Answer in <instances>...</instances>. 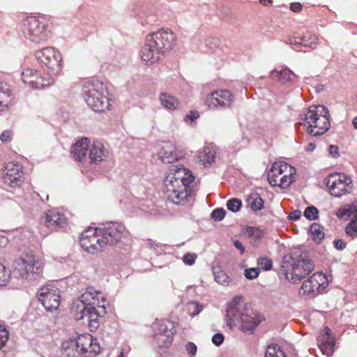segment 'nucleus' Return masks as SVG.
Returning <instances> with one entry per match:
<instances>
[{
  "instance_id": "1",
  "label": "nucleus",
  "mask_w": 357,
  "mask_h": 357,
  "mask_svg": "<svg viewBox=\"0 0 357 357\" xmlns=\"http://www.w3.org/2000/svg\"><path fill=\"white\" fill-rule=\"evenodd\" d=\"M126 234L123 225L112 224L102 230L90 228L84 231L79 238V243L86 252L97 254L119 241Z\"/></svg>"
},
{
  "instance_id": "2",
  "label": "nucleus",
  "mask_w": 357,
  "mask_h": 357,
  "mask_svg": "<svg viewBox=\"0 0 357 357\" xmlns=\"http://www.w3.org/2000/svg\"><path fill=\"white\" fill-rule=\"evenodd\" d=\"M100 293L88 288L72 307L75 319L87 324L91 331L98 328L101 313L105 312V305L100 304Z\"/></svg>"
},
{
  "instance_id": "3",
  "label": "nucleus",
  "mask_w": 357,
  "mask_h": 357,
  "mask_svg": "<svg viewBox=\"0 0 357 357\" xmlns=\"http://www.w3.org/2000/svg\"><path fill=\"white\" fill-rule=\"evenodd\" d=\"M226 317L229 328L238 326L242 331L250 333L262 320L257 312L241 303L240 297L234 298L229 304Z\"/></svg>"
},
{
  "instance_id": "4",
  "label": "nucleus",
  "mask_w": 357,
  "mask_h": 357,
  "mask_svg": "<svg viewBox=\"0 0 357 357\" xmlns=\"http://www.w3.org/2000/svg\"><path fill=\"white\" fill-rule=\"evenodd\" d=\"M286 278L297 283L309 275L314 268V261L306 251H297L291 254L289 260L284 262Z\"/></svg>"
},
{
  "instance_id": "5",
  "label": "nucleus",
  "mask_w": 357,
  "mask_h": 357,
  "mask_svg": "<svg viewBox=\"0 0 357 357\" xmlns=\"http://www.w3.org/2000/svg\"><path fill=\"white\" fill-rule=\"evenodd\" d=\"M82 91L85 102L93 111L103 112L111 107L107 89L102 83L88 82L84 84Z\"/></svg>"
},
{
  "instance_id": "6",
  "label": "nucleus",
  "mask_w": 357,
  "mask_h": 357,
  "mask_svg": "<svg viewBox=\"0 0 357 357\" xmlns=\"http://www.w3.org/2000/svg\"><path fill=\"white\" fill-rule=\"evenodd\" d=\"M305 121L308 125L307 132L313 136L324 134L331 127L329 111L324 105L310 106Z\"/></svg>"
},
{
  "instance_id": "7",
  "label": "nucleus",
  "mask_w": 357,
  "mask_h": 357,
  "mask_svg": "<svg viewBox=\"0 0 357 357\" xmlns=\"http://www.w3.org/2000/svg\"><path fill=\"white\" fill-rule=\"evenodd\" d=\"M195 180H165V194L176 205L183 204L194 189Z\"/></svg>"
},
{
  "instance_id": "8",
  "label": "nucleus",
  "mask_w": 357,
  "mask_h": 357,
  "mask_svg": "<svg viewBox=\"0 0 357 357\" xmlns=\"http://www.w3.org/2000/svg\"><path fill=\"white\" fill-rule=\"evenodd\" d=\"M42 273V262L32 254H26L14 262V274L23 280L34 279Z\"/></svg>"
},
{
  "instance_id": "9",
  "label": "nucleus",
  "mask_w": 357,
  "mask_h": 357,
  "mask_svg": "<svg viewBox=\"0 0 357 357\" xmlns=\"http://www.w3.org/2000/svg\"><path fill=\"white\" fill-rule=\"evenodd\" d=\"M43 21L35 16H29L23 20L21 29L24 36L33 43H40L46 41L48 31Z\"/></svg>"
},
{
  "instance_id": "10",
  "label": "nucleus",
  "mask_w": 357,
  "mask_h": 357,
  "mask_svg": "<svg viewBox=\"0 0 357 357\" xmlns=\"http://www.w3.org/2000/svg\"><path fill=\"white\" fill-rule=\"evenodd\" d=\"M234 101V96L230 91L219 89L208 93L204 104L211 109H225L231 107Z\"/></svg>"
},
{
  "instance_id": "11",
  "label": "nucleus",
  "mask_w": 357,
  "mask_h": 357,
  "mask_svg": "<svg viewBox=\"0 0 357 357\" xmlns=\"http://www.w3.org/2000/svg\"><path fill=\"white\" fill-rule=\"evenodd\" d=\"M21 75L23 83L31 89H43L52 82L49 74L44 73L42 75L38 70L31 68H24Z\"/></svg>"
},
{
  "instance_id": "12",
  "label": "nucleus",
  "mask_w": 357,
  "mask_h": 357,
  "mask_svg": "<svg viewBox=\"0 0 357 357\" xmlns=\"http://www.w3.org/2000/svg\"><path fill=\"white\" fill-rule=\"evenodd\" d=\"M75 345L77 352L84 357H93L100 351L96 339L89 334L80 335L75 340H71Z\"/></svg>"
},
{
  "instance_id": "13",
  "label": "nucleus",
  "mask_w": 357,
  "mask_h": 357,
  "mask_svg": "<svg viewBox=\"0 0 357 357\" xmlns=\"http://www.w3.org/2000/svg\"><path fill=\"white\" fill-rule=\"evenodd\" d=\"M161 54L169 51L176 40L174 33L169 29H162L147 36Z\"/></svg>"
},
{
  "instance_id": "14",
  "label": "nucleus",
  "mask_w": 357,
  "mask_h": 357,
  "mask_svg": "<svg viewBox=\"0 0 357 357\" xmlns=\"http://www.w3.org/2000/svg\"><path fill=\"white\" fill-rule=\"evenodd\" d=\"M38 299L47 311L53 312L60 304L59 290L52 286L43 287L38 291Z\"/></svg>"
},
{
  "instance_id": "15",
  "label": "nucleus",
  "mask_w": 357,
  "mask_h": 357,
  "mask_svg": "<svg viewBox=\"0 0 357 357\" xmlns=\"http://www.w3.org/2000/svg\"><path fill=\"white\" fill-rule=\"evenodd\" d=\"M36 57L40 63L47 68L57 70L61 66L62 57L59 51L48 47L36 52Z\"/></svg>"
},
{
  "instance_id": "16",
  "label": "nucleus",
  "mask_w": 357,
  "mask_h": 357,
  "mask_svg": "<svg viewBox=\"0 0 357 357\" xmlns=\"http://www.w3.org/2000/svg\"><path fill=\"white\" fill-rule=\"evenodd\" d=\"M318 185L327 188L329 192L335 197L350 192L353 187L351 180H321Z\"/></svg>"
},
{
  "instance_id": "17",
  "label": "nucleus",
  "mask_w": 357,
  "mask_h": 357,
  "mask_svg": "<svg viewBox=\"0 0 357 357\" xmlns=\"http://www.w3.org/2000/svg\"><path fill=\"white\" fill-rule=\"evenodd\" d=\"M296 169L282 161L274 162L268 171L267 178H274L280 177V178H292L296 174Z\"/></svg>"
},
{
  "instance_id": "18",
  "label": "nucleus",
  "mask_w": 357,
  "mask_h": 357,
  "mask_svg": "<svg viewBox=\"0 0 357 357\" xmlns=\"http://www.w3.org/2000/svg\"><path fill=\"white\" fill-rule=\"evenodd\" d=\"M159 159L164 163H172L183 158L184 154L174 144L164 143L158 153Z\"/></svg>"
},
{
  "instance_id": "19",
  "label": "nucleus",
  "mask_w": 357,
  "mask_h": 357,
  "mask_svg": "<svg viewBox=\"0 0 357 357\" xmlns=\"http://www.w3.org/2000/svg\"><path fill=\"white\" fill-rule=\"evenodd\" d=\"M327 282L326 276L322 273L317 272L303 282L302 289L305 294H307L315 291L319 292L326 288Z\"/></svg>"
},
{
  "instance_id": "20",
  "label": "nucleus",
  "mask_w": 357,
  "mask_h": 357,
  "mask_svg": "<svg viewBox=\"0 0 357 357\" xmlns=\"http://www.w3.org/2000/svg\"><path fill=\"white\" fill-rule=\"evenodd\" d=\"M317 340L321 352L328 356H331L333 354L335 343L331 330L326 327Z\"/></svg>"
},
{
  "instance_id": "21",
  "label": "nucleus",
  "mask_w": 357,
  "mask_h": 357,
  "mask_svg": "<svg viewBox=\"0 0 357 357\" xmlns=\"http://www.w3.org/2000/svg\"><path fill=\"white\" fill-rule=\"evenodd\" d=\"M109 152L100 142H93L89 150V160L91 164H98L108 157Z\"/></svg>"
},
{
  "instance_id": "22",
  "label": "nucleus",
  "mask_w": 357,
  "mask_h": 357,
  "mask_svg": "<svg viewBox=\"0 0 357 357\" xmlns=\"http://www.w3.org/2000/svg\"><path fill=\"white\" fill-rule=\"evenodd\" d=\"M90 140L87 137H82L71 146L70 153L75 160L81 162L86 158L89 149Z\"/></svg>"
},
{
  "instance_id": "23",
  "label": "nucleus",
  "mask_w": 357,
  "mask_h": 357,
  "mask_svg": "<svg viewBox=\"0 0 357 357\" xmlns=\"http://www.w3.org/2000/svg\"><path fill=\"white\" fill-rule=\"evenodd\" d=\"M141 53L142 59L151 63L156 62L162 55L148 37H146L145 45L142 48Z\"/></svg>"
},
{
  "instance_id": "24",
  "label": "nucleus",
  "mask_w": 357,
  "mask_h": 357,
  "mask_svg": "<svg viewBox=\"0 0 357 357\" xmlns=\"http://www.w3.org/2000/svg\"><path fill=\"white\" fill-rule=\"evenodd\" d=\"M3 174L5 178H20L24 174L23 167L18 162H10L5 165Z\"/></svg>"
},
{
  "instance_id": "25",
  "label": "nucleus",
  "mask_w": 357,
  "mask_h": 357,
  "mask_svg": "<svg viewBox=\"0 0 357 357\" xmlns=\"http://www.w3.org/2000/svg\"><path fill=\"white\" fill-rule=\"evenodd\" d=\"M169 176L172 178H195L192 172L183 165L172 166L169 169V174L166 176V178H168Z\"/></svg>"
},
{
  "instance_id": "26",
  "label": "nucleus",
  "mask_w": 357,
  "mask_h": 357,
  "mask_svg": "<svg viewBox=\"0 0 357 357\" xmlns=\"http://www.w3.org/2000/svg\"><path fill=\"white\" fill-rule=\"evenodd\" d=\"M12 91L10 87L6 84L0 83V112L8 107L12 104Z\"/></svg>"
},
{
  "instance_id": "27",
  "label": "nucleus",
  "mask_w": 357,
  "mask_h": 357,
  "mask_svg": "<svg viewBox=\"0 0 357 357\" xmlns=\"http://www.w3.org/2000/svg\"><path fill=\"white\" fill-rule=\"evenodd\" d=\"M66 219L63 215L59 213L49 212L46 214L45 225L47 227L53 226L63 227L66 225Z\"/></svg>"
},
{
  "instance_id": "28",
  "label": "nucleus",
  "mask_w": 357,
  "mask_h": 357,
  "mask_svg": "<svg viewBox=\"0 0 357 357\" xmlns=\"http://www.w3.org/2000/svg\"><path fill=\"white\" fill-rule=\"evenodd\" d=\"M216 153L214 149L206 147L202 152L199 153V163L204 167L214 162Z\"/></svg>"
},
{
  "instance_id": "29",
  "label": "nucleus",
  "mask_w": 357,
  "mask_h": 357,
  "mask_svg": "<svg viewBox=\"0 0 357 357\" xmlns=\"http://www.w3.org/2000/svg\"><path fill=\"white\" fill-rule=\"evenodd\" d=\"M160 100L162 105L167 109H176L180 104L177 98L165 92L160 94Z\"/></svg>"
},
{
  "instance_id": "30",
  "label": "nucleus",
  "mask_w": 357,
  "mask_h": 357,
  "mask_svg": "<svg viewBox=\"0 0 357 357\" xmlns=\"http://www.w3.org/2000/svg\"><path fill=\"white\" fill-rule=\"evenodd\" d=\"M292 75H294L293 73L288 68L271 72L272 78L278 80L282 84H284L287 82L290 81Z\"/></svg>"
},
{
  "instance_id": "31",
  "label": "nucleus",
  "mask_w": 357,
  "mask_h": 357,
  "mask_svg": "<svg viewBox=\"0 0 357 357\" xmlns=\"http://www.w3.org/2000/svg\"><path fill=\"white\" fill-rule=\"evenodd\" d=\"M172 324L168 322L162 323L160 325L159 328V334L157 335L158 340H162V341L166 342H169L173 335V332L172 328H169V326H171Z\"/></svg>"
},
{
  "instance_id": "32",
  "label": "nucleus",
  "mask_w": 357,
  "mask_h": 357,
  "mask_svg": "<svg viewBox=\"0 0 357 357\" xmlns=\"http://www.w3.org/2000/svg\"><path fill=\"white\" fill-rule=\"evenodd\" d=\"M247 202L252 210L257 211L261 210L264 206V201L257 194H252L247 199Z\"/></svg>"
},
{
  "instance_id": "33",
  "label": "nucleus",
  "mask_w": 357,
  "mask_h": 357,
  "mask_svg": "<svg viewBox=\"0 0 357 357\" xmlns=\"http://www.w3.org/2000/svg\"><path fill=\"white\" fill-rule=\"evenodd\" d=\"M303 46L310 47L314 48L318 41V38L312 34L311 33H306L303 37L301 38Z\"/></svg>"
},
{
  "instance_id": "34",
  "label": "nucleus",
  "mask_w": 357,
  "mask_h": 357,
  "mask_svg": "<svg viewBox=\"0 0 357 357\" xmlns=\"http://www.w3.org/2000/svg\"><path fill=\"white\" fill-rule=\"evenodd\" d=\"M10 271L0 260V286H4L10 279Z\"/></svg>"
},
{
  "instance_id": "35",
  "label": "nucleus",
  "mask_w": 357,
  "mask_h": 357,
  "mask_svg": "<svg viewBox=\"0 0 357 357\" xmlns=\"http://www.w3.org/2000/svg\"><path fill=\"white\" fill-rule=\"evenodd\" d=\"M246 234L254 240L260 239L264 235V231L259 227H248L245 229Z\"/></svg>"
},
{
  "instance_id": "36",
  "label": "nucleus",
  "mask_w": 357,
  "mask_h": 357,
  "mask_svg": "<svg viewBox=\"0 0 357 357\" xmlns=\"http://www.w3.org/2000/svg\"><path fill=\"white\" fill-rule=\"evenodd\" d=\"M265 357H286L284 352L278 345H270L267 347Z\"/></svg>"
},
{
  "instance_id": "37",
  "label": "nucleus",
  "mask_w": 357,
  "mask_h": 357,
  "mask_svg": "<svg viewBox=\"0 0 357 357\" xmlns=\"http://www.w3.org/2000/svg\"><path fill=\"white\" fill-rule=\"evenodd\" d=\"M271 186L278 187L281 190L289 188L294 180H268Z\"/></svg>"
},
{
  "instance_id": "38",
  "label": "nucleus",
  "mask_w": 357,
  "mask_h": 357,
  "mask_svg": "<svg viewBox=\"0 0 357 357\" xmlns=\"http://www.w3.org/2000/svg\"><path fill=\"white\" fill-rule=\"evenodd\" d=\"M304 215L310 220H315L319 218V210L314 206H308L304 211Z\"/></svg>"
},
{
  "instance_id": "39",
  "label": "nucleus",
  "mask_w": 357,
  "mask_h": 357,
  "mask_svg": "<svg viewBox=\"0 0 357 357\" xmlns=\"http://www.w3.org/2000/svg\"><path fill=\"white\" fill-rule=\"evenodd\" d=\"M346 233L350 236H355L357 234V218H351V222L345 229Z\"/></svg>"
},
{
  "instance_id": "40",
  "label": "nucleus",
  "mask_w": 357,
  "mask_h": 357,
  "mask_svg": "<svg viewBox=\"0 0 357 357\" xmlns=\"http://www.w3.org/2000/svg\"><path fill=\"white\" fill-rule=\"evenodd\" d=\"M215 280L221 285H228L229 283V276L222 271H220L215 274Z\"/></svg>"
},
{
  "instance_id": "41",
  "label": "nucleus",
  "mask_w": 357,
  "mask_h": 357,
  "mask_svg": "<svg viewBox=\"0 0 357 357\" xmlns=\"http://www.w3.org/2000/svg\"><path fill=\"white\" fill-rule=\"evenodd\" d=\"M202 310V306L196 302H190L188 304V312L191 317L197 315Z\"/></svg>"
},
{
  "instance_id": "42",
  "label": "nucleus",
  "mask_w": 357,
  "mask_h": 357,
  "mask_svg": "<svg viewBox=\"0 0 357 357\" xmlns=\"http://www.w3.org/2000/svg\"><path fill=\"white\" fill-rule=\"evenodd\" d=\"M242 206L241 201L238 199L234 198L227 202V208L233 212H237Z\"/></svg>"
},
{
  "instance_id": "43",
  "label": "nucleus",
  "mask_w": 357,
  "mask_h": 357,
  "mask_svg": "<svg viewBox=\"0 0 357 357\" xmlns=\"http://www.w3.org/2000/svg\"><path fill=\"white\" fill-rule=\"evenodd\" d=\"M257 264L264 271H268L272 268V261L266 257H261L257 259Z\"/></svg>"
},
{
  "instance_id": "44",
  "label": "nucleus",
  "mask_w": 357,
  "mask_h": 357,
  "mask_svg": "<svg viewBox=\"0 0 357 357\" xmlns=\"http://www.w3.org/2000/svg\"><path fill=\"white\" fill-rule=\"evenodd\" d=\"M259 273V268H246L244 271V275L246 278L249 280H253L258 277Z\"/></svg>"
},
{
  "instance_id": "45",
  "label": "nucleus",
  "mask_w": 357,
  "mask_h": 357,
  "mask_svg": "<svg viewBox=\"0 0 357 357\" xmlns=\"http://www.w3.org/2000/svg\"><path fill=\"white\" fill-rule=\"evenodd\" d=\"M13 132L11 130H6L0 135V140L2 143L7 144L11 142Z\"/></svg>"
},
{
  "instance_id": "46",
  "label": "nucleus",
  "mask_w": 357,
  "mask_h": 357,
  "mask_svg": "<svg viewBox=\"0 0 357 357\" xmlns=\"http://www.w3.org/2000/svg\"><path fill=\"white\" fill-rule=\"evenodd\" d=\"M226 211L222 208L214 210L211 213V218L215 221L222 220L225 216Z\"/></svg>"
},
{
  "instance_id": "47",
  "label": "nucleus",
  "mask_w": 357,
  "mask_h": 357,
  "mask_svg": "<svg viewBox=\"0 0 357 357\" xmlns=\"http://www.w3.org/2000/svg\"><path fill=\"white\" fill-rule=\"evenodd\" d=\"M8 340V331L0 325V349H1Z\"/></svg>"
},
{
  "instance_id": "48",
  "label": "nucleus",
  "mask_w": 357,
  "mask_h": 357,
  "mask_svg": "<svg viewBox=\"0 0 357 357\" xmlns=\"http://www.w3.org/2000/svg\"><path fill=\"white\" fill-rule=\"evenodd\" d=\"M347 217L351 218H357V202H354L351 206L346 208Z\"/></svg>"
},
{
  "instance_id": "49",
  "label": "nucleus",
  "mask_w": 357,
  "mask_h": 357,
  "mask_svg": "<svg viewBox=\"0 0 357 357\" xmlns=\"http://www.w3.org/2000/svg\"><path fill=\"white\" fill-rule=\"evenodd\" d=\"M310 231L313 235L314 239H317L321 241L324 237V233L320 230L317 226H312L310 228Z\"/></svg>"
},
{
  "instance_id": "50",
  "label": "nucleus",
  "mask_w": 357,
  "mask_h": 357,
  "mask_svg": "<svg viewBox=\"0 0 357 357\" xmlns=\"http://www.w3.org/2000/svg\"><path fill=\"white\" fill-rule=\"evenodd\" d=\"M197 257L195 254L187 253L183 256V261L185 264L191 266L195 263Z\"/></svg>"
},
{
  "instance_id": "51",
  "label": "nucleus",
  "mask_w": 357,
  "mask_h": 357,
  "mask_svg": "<svg viewBox=\"0 0 357 357\" xmlns=\"http://www.w3.org/2000/svg\"><path fill=\"white\" fill-rule=\"evenodd\" d=\"M185 348H186V350L188 351V354L191 356H194L196 354L197 346L194 343H192L191 342H188L185 346Z\"/></svg>"
},
{
  "instance_id": "52",
  "label": "nucleus",
  "mask_w": 357,
  "mask_h": 357,
  "mask_svg": "<svg viewBox=\"0 0 357 357\" xmlns=\"http://www.w3.org/2000/svg\"><path fill=\"white\" fill-rule=\"evenodd\" d=\"M287 43L296 47H300L303 45V43L301 42L300 37L289 38Z\"/></svg>"
},
{
  "instance_id": "53",
  "label": "nucleus",
  "mask_w": 357,
  "mask_h": 357,
  "mask_svg": "<svg viewBox=\"0 0 357 357\" xmlns=\"http://www.w3.org/2000/svg\"><path fill=\"white\" fill-rule=\"evenodd\" d=\"M339 149H338V146H335V145H331L329 146V149H328V151H329V154L333 157L334 158H337L340 156V154H339Z\"/></svg>"
},
{
  "instance_id": "54",
  "label": "nucleus",
  "mask_w": 357,
  "mask_h": 357,
  "mask_svg": "<svg viewBox=\"0 0 357 357\" xmlns=\"http://www.w3.org/2000/svg\"><path fill=\"white\" fill-rule=\"evenodd\" d=\"M223 340H224V337L220 333H217V334L214 335L212 338L213 342L217 346L220 345L222 343Z\"/></svg>"
},
{
  "instance_id": "55",
  "label": "nucleus",
  "mask_w": 357,
  "mask_h": 357,
  "mask_svg": "<svg viewBox=\"0 0 357 357\" xmlns=\"http://www.w3.org/2000/svg\"><path fill=\"white\" fill-rule=\"evenodd\" d=\"M302 5L298 2L291 3L290 5L291 10L295 13L300 12L302 10Z\"/></svg>"
},
{
  "instance_id": "56",
  "label": "nucleus",
  "mask_w": 357,
  "mask_h": 357,
  "mask_svg": "<svg viewBox=\"0 0 357 357\" xmlns=\"http://www.w3.org/2000/svg\"><path fill=\"white\" fill-rule=\"evenodd\" d=\"M333 243L337 250H341L346 247V243L341 239L334 241Z\"/></svg>"
},
{
  "instance_id": "57",
  "label": "nucleus",
  "mask_w": 357,
  "mask_h": 357,
  "mask_svg": "<svg viewBox=\"0 0 357 357\" xmlns=\"http://www.w3.org/2000/svg\"><path fill=\"white\" fill-rule=\"evenodd\" d=\"M233 243L235 248L240 250L241 254L243 255L245 252V248L238 240H233Z\"/></svg>"
},
{
  "instance_id": "58",
  "label": "nucleus",
  "mask_w": 357,
  "mask_h": 357,
  "mask_svg": "<svg viewBox=\"0 0 357 357\" xmlns=\"http://www.w3.org/2000/svg\"><path fill=\"white\" fill-rule=\"evenodd\" d=\"M199 116V114L197 111H190V112L186 115V118L190 121H194Z\"/></svg>"
},
{
  "instance_id": "59",
  "label": "nucleus",
  "mask_w": 357,
  "mask_h": 357,
  "mask_svg": "<svg viewBox=\"0 0 357 357\" xmlns=\"http://www.w3.org/2000/svg\"><path fill=\"white\" fill-rule=\"evenodd\" d=\"M301 216V212L300 211H294L289 214V218L291 220H298Z\"/></svg>"
},
{
  "instance_id": "60",
  "label": "nucleus",
  "mask_w": 357,
  "mask_h": 357,
  "mask_svg": "<svg viewBox=\"0 0 357 357\" xmlns=\"http://www.w3.org/2000/svg\"><path fill=\"white\" fill-rule=\"evenodd\" d=\"M346 208H340L337 213V215L340 218H346L347 217Z\"/></svg>"
},
{
  "instance_id": "61",
  "label": "nucleus",
  "mask_w": 357,
  "mask_h": 357,
  "mask_svg": "<svg viewBox=\"0 0 357 357\" xmlns=\"http://www.w3.org/2000/svg\"><path fill=\"white\" fill-rule=\"evenodd\" d=\"M338 176L340 177L343 176L344 179L349 178V176L346 175L344 173H340V172H334L333 174H330L328 177L331 178V177H334V176Z\"/></svg>"
},
{
  "instance_id": "62",
  "label": "nucleus",
  "mask_w": 357,
  "mask_h": 357,
  "mask_svg": "<svg viewBox=\"0 0 357 357\" xmlns=\"http://www.w3.org/2000/svg\"><path fill=\"white\" fill-rule=\"evenodd\" d=\"M8 242V238L6 236H0V246L5 247Z\"/></svg>"
},
{
  "instance_id": "63",
  "label": "nucleus",
  "mask_w": 357,
  "mask_h": 357,
  "mask_svg": "<svg viewBox=\"0 0 357 357\" xmlns=\"http://www.w3.org/2000/svg\"><path fill=\"white\" fill-rule=\"evenodd\" d=\"M259 3L265 6H271L273 3V0H259Z\"/></svg>"
},
{
  "instance_id": "64",
  "label": "nucleus",
  "mask_w": 357,
  "mask_h": 357,
  "mask_svg": "<svg viewBox=\"0 0 357 357\" xmlns=\"http://www.w3.org/2000/svg\"><path fill=\"white\" fill-rule=\"evenodd\" d=\"M352 125L354 127V128L357 130V116L353 119Z\"/></svg>"
}]
</instances>
